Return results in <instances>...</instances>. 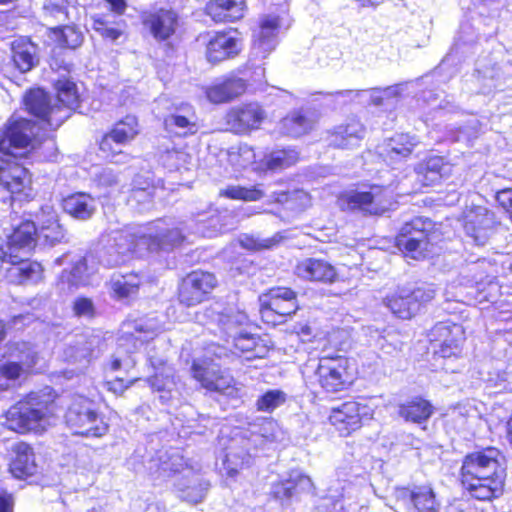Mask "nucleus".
Masks as SVG:
<instances>
[{
    "mask_svg": "<svg viewBox=\"0 0 512 512\" xmlns=\"http://www.w3.org/2000/svg\"><path fill=\"white\" fill-rule=\"evenodd\" d=\"M236 214L228 209L219 210L212 204L191 213L187 222L176 223L158 219L140 226H127L108 236L100 253V263L108 268L125 263L130 256H143L146 252L172 251L180 247L189 234L214 238L236 229Z\"/></svg>",
    "mask_w": 512,
    "mask_h": 512,
    "instance_id": "nucleus-1",
    "label": "nucleus"
},
{
    "mask_svg": "<svg viewBox=\"0 0 512 512\" xmlns=\"http://www.w3.org/2000/svg\"><path fill=\"white\" fill-rule=\"evenodd\" d=\"M504 455L495 447H486L468 453L462 460L461 483L474 499L491 501L504 491L506 468Z\"/></svg>",
    "mask_w": 512,
    "mask_h": 512,
    "instance_id": "nucleus-2",
    "label": "nucleus"
},
{
    "mask_svg": "<svg viewBox=\"0 0 512 512\" xmlns=\"http://www.w3.org/2000/svg\"><path fill=\"white\" fill-rule=\"evenodd\" d=\"M57 97L42 89L30 90L24 99L27 111L43 129L55 130L67 120L80 104L76 83L62 76L54 83Z\"/></svg>",
    "mask_w": 512,
    "mask_h": 512,
    "instance_id": "nucleus-3",
    "label": "nucleus"
},
{
    "mask_svg": "<svg viewBox=\"0 0 512 512\" xmlns=\"http://www.w3.org/2000/svg\"><path fill=\"white\" fill-rule=\"evenodd\" d=\"M159 475L173 478L178 497L186 502L197 504L203 501L210 484L199 473V469L189 466L177 450L165 452L158 457Z\"/></svg>",
    "mask_w": 512,
    "mask_h": 512,
    "instance_id": "nucleus-4",
    "label": "nucleus"
},
{
    "mask_svg": "<svg viewBox=\"0 0 512 512\" xmlns=\"http://www.w3.org/2000/svg\"><path fill=\"white\" fill-rule=\"evenodd\" d=\"M34 124L25 118L12 116L6 123L0 136V152L6 157H0V185L6 190L9 181L13 180L12 165L25 154L31 145L34 135Z\"/></svg>",
    "mask_w": 512,
    "mask_h": 512,
    "instance_id": "nucleus-5",
    "label": "nucleus"
},
{
    "mask_svg": "<svg viewBox=\"0 0 512 512\" xmlns=\"http://www.w3.org/2000/svg\"><path fill=\"white\" fill-rule=\"evenodd\" d=\"M67 425L74 434L86 437H102L108 432V424L97 411L96 404L89 397L73 396L65 415Z\"/></svg>",
    "mask_w": 512,
    "mask_h": 512,
    "instance_id": "nucleus-6",
    "label": "nucleus"
},
{
    "mask_svg": "<svg viewBox=\"0 0 512 512\" xmlns=\"http://www.w3.org/2000/svg\"><path fill=\"white\" fill-rule=\"evenodd\" d=\"M164 328L155 318H149L144 322L136 323L135 331L139 335H128L122 337L118 341V348L109 363V369L113 372L123 370L128 372L132 369L136 360L133 353L139 349L144 342L153 339Z\"/></svg>",
    "mask_w": 512,
    "mask_h": 512,
    "instance_id": "nucleus-7",
    "label": "nucleus"
},
{
    "mask_svg": "<svg viewBox=\"0 0 512 512\" xmlns=\"http://www.w3.org/2000/svg\"><path fill=\"white\" fill-rule=\"evenodd\" d=\"M349 361L342 356L321 357L305 364L303 373L313 372L319 385L326 392H339L352 382L348 372Z\"/></svg>",
    "mask_w": 512,
    "mask_h": 512,
    "instance_id": "nucleus-8",
    "label": "nucleus"
},
{
    "mask_svg": "<svg viewBox=\"0 0 512 512\" xmlns=\"http://www.w3.org/2000/svg\"><path fill=\"white\" fill-rule=\"evenodd\" d=\"M47 412V405L38 402L37 394L31 393L26 401L18 402L7 411L6 425L19 433L39 431L45 428Z\"/></svg>",
    "mask_w": 512,
    "mask_h": 512,
    "instance_id": "nucleus-9",
    "label": "nucleus"
},
{
    "mask_svg": "<svg viewBox=\"0 0 512 512\" xmlns=\"http://www.w3.org/2000/svg\"><path fill=\"white\" fill-rule=\"evenodd\" d=\"M259 313L263 322L281 324L298 310L296 293L287 287H274L258 298Z\"/></svg>",
    "mask_w": 512,
    "mask_h": 512,
    "instance_id": "nucleus-10",
    "label": "nucleus"
},
{
    "mask_svg": "<svg viewBox=\"0 0 512 512\" xmlns=\"http://www.w3.org/2000/svg\"><path fill=\"white\" fill-rule=\"evenodd\" d=\"M193 378L203 388L211 392H217L229 398L239 396L234 378L219 368V364L212 360H195L191 366Z\"/></svg>",
    "mask_w": 512,
    "mask_h": 512,
    "instance_id": "nucleus-11",
    "label": "nucleus"
},
{
    "mask_svg": "<svg viewBox=\"0 0 512 512\" xmlns=\"http://www.w3.org/2000/svg\"><path fill=\"white\" fill-rule=\"evenodd\" d=\"M431 229L430 219L416 217L401 227L396 237L397 246L413 259L423 258L430 251Z\"/></svg>",
    "mask_w": 512,
    "mask_h": 512,
    "instance_id": "nucleus-12",
    "label": "nucleus"
},
{
    "mask_svg": "<svg viewBox=\"0 0 512 512\" xmlns=\"http://www.w3.org/2000/svg\"><path fill=\"white\" fill-rule=\"evenodd\" d=\"M435 293L436 290L432 284L423 285L413 290L402 287L385 298V305L398 318L410 319L423 304L435 297Z\"/></svg>",
    "mask_w": 512,
    "mask_h": 512,
    "instance_id": "nucleus-13",
    "label": "nucleus"
},
{
    "mask_svg": "<svg viewBox=\"0 0 512 512\" xmlns=\"http://www.w3.org/2000/svg\"><path fill=\"white\" fill-rule=\"evenodd\" d=\"M373 415L374 409L366 402L347 401L331 409L329 422L341 436L347 437L360 429L365 421L372 419Z\"/></svg>",
    "mask_w": 512,
    "mask_h": 512,
    "instance_id": "nucleus-14",
    "label": "nucleus"
},
{
    "mask_svg": "<svg viewBox=\"0 0 512 512\" xmlns=\"http://www.w3.org/2000/svg\"><path fill=\"white\" fill-rule=\"evenodd\" d=\"M393 191L390 187L372 185L369 191H350L343 199L347 208L379 215L388 210L392 204Z\"/></svg>",
    "mask_w": 512,
    "mask_h": 512,
    "instance_id": "nucleus-15",
    "label": "nucleus"
},
{
    "mask_svg": "<svg viewBox=\"0 0 512 512\" xmlns=\"http://www.w3.org/2000/svg\"><path fill=\"white\" fill-rule=\"evenodd\" d=\"M434 354L442 358L457 357L462 350L464 330L460 324L439 322L428 334Z\"/></svg>",
    "mask_w": 512,
    "mask_h": 512,
    "instance_id": "nucleus-16",
    "label": "nucleus"
},
{
    "mask_svg": "<svg viewBox=\"0 0 512 512\" xmlns=\"http://www.w3.org/2000/svg\"><path fill=\"white\" fill-rule=\"evenodd\" d=\"M217 285L213 273L195 270L183 278L179 288V300L186 306H195L204 301Z\"/></svg>",
    "mask_w": 512,
    "mask_h": 512,
    "instance_id": "nucleus-17",
    "label": "nucleus"
},
{
    "mask_svg": "<svg viewBox=\"0 0 512 512\" xmlns=\"http://www.w3.org/2000/svg\"><path fill=\"white\" fill-rule=\"evenodd\" d=\"M283 26V18L266 14L260 17L259 26L253 31L252 54L257 58H266L278 44V33Z\"/></svg>",
    "mask_w": 512,
    "mask_h": 512,
    "instance_id": "nucleus-18",
    "label": "nucleus"
},
{
    "mask_svg": "<svg viewBox=\"0 0 512 512\" xmlns=\"http://www.w3.org/2000/svg\"><path fill=\"white\" fill-rule=\"evenodd\" d=\"M266 117L264 109L256 102L237 105L229 110L227 124L238 134H245L260 127Z\"/></svg>",
    "mask_w": 512,
    "mask_h": 512,
    "instance_id": "nucleus-19",
    "label": "nucleus"
},
{
    "mask_svg": "<svg viewBox=\"0 0 512 512\" xmlns=\"http://www.w3.org/2000/svg\"><path fill=\"white\" fill-rule=\"evenodd\" d=\"M149 361L155 369V374L148 378L147 382L153 391L160 393V402L167 405L179 395L174 368L163 360L154 359L152 356L149 357Z\"/></svg>",
    "mask_w": 512,
    "mask_h": 512,
    "instance_id": "nucleus-20",
    "label": "nucleus"
},
{
    "mask_svg": "<svg viewBox=\"0 0 512 512\" xmlns=\"http://www.w3.org/2000/svg\"><path fill=\"white\" fill-rule=\"evenodd\" d=\"M494 225V213L485 207H475L465 215V233L476 245L483 246L487 243L493 233Z\"/></svg>",
    "mask_w": 512,
    "mask_h": 512,
    "instance_id": "nucleus-21",
    "label": "nucleus"
},
{
    "mask_svg": "<svg viewBox=\"0 0 512 512\" xmlns=\"http://www.w3.org/2000/svg\"><path fill=\"white\" fill-rule=\"evenodd\" d=\"M37 238V226L33 220L21 221L13 228V232L8 235L7 257L11 261H16L18 253L28 255L35 246Z\"/></svg>",
    "mask_w": 512,
    "mask_h": 512,
    "instance_id": "nucleus-22",
    "label": "nucleus"
},
{
    "mask_svg": "<svg viewBox=\"0 0 512 512\" xmlns=\"http://www.w3.org/2000/svg\"><path fill=\"white\" fill-rule=\"evenodd\" d=\"M294 273L299 278L312 282L331 283L337 277L335 267L322 258L308 257L297 262Z\"/></svg>",
    "mask_w": 512,
    "mask_h": 512,
    "instance_id": "nucleus-23",
    "label": "nucleus"
},
{
    "mask_svg": "<svg viewBox=\"0 0 512 512\" xmlns=\"http://www.w3.org/2000/svg\"><path fill=\"white\" fill-rule=\"evenodd\" d=\"M142 21L156 40L163 41L175 33L178 26V15L170 9H159L155 12L145 13Z\"/></svg>",
    "mask_w": 512,
    "mask_h": 512,
    "instance_id": "nucleus-24",
    "label": "nucleus"
},
{
    "mask_svg": "<svg viewBox=\"0 0 512 512\" xmlns=\"http://www.w3.org/2000/svg\"><path fill=\"white\" fill-rule=\"evenodd\" d=\"M26 255H17L16 261L6 258L4 264H10L6 268L9 280L16 284H36L43 278L42 265L34 261H26Z\"/></svg>",
    "mask_w": 512,
    "mask_h": 512,
    "instance_id": "nucleus-25",
    "label": "nucleus"
},
{
    "mask_svg": "<svg viewBox=\"0 0 512 512\" xmlns=\"http://www.w3.org/2000/svg\"><path fill=\"white\" fill-rule=\"evenodd\" d=\"M402 92L401 85H393L381 88L363 89V90H342L336 92V96L343 98V102L357 101L360 104L381 105L385 99L394 98Z\"/></svg>",
    "mask_w": 512,
    "mask_h": 512,
    "instance_id": "nucleus-26",
    "label": "nucleus"
},
{
    "mask_svg": "<svg viewBox=\"0 0 512 512\" xmlns=\"http://www.w3.org/2000/svg\"><path fill=\"white\" fill-rule=\"evenodd\" d=\"M481 39V36L476 34L474 26L469 22H464L461 24L458 35L455 39V42L447 54V56L443 59L439 67L431 74L426 75L423 79L425 83L430 82L429 79H433L440 75V73L445 70L446 66L453 62L454 57L458 54H462L466 52V48L473 46Z\"/></svg>",
    "mask_w": 512,
    "mask_h": 512,
    "instance_id": "nucleus-27",
    "label": "nucleus"
},
{
    "mask_svg": "<svg viewBox=\"0 0 512 512\" xmlns=\"http://www.w3.org/2000/svg\"><path fill=\"white\" fill-rule=\"evenodd\" d=\"M240 50L238 38L230 32H220L210 38L207 44L206 57L209 62L218 63L237 55Z\"/></svg>",
    "mask_w": 512,
    "mask_h": 512,
    "instance_id": "nucleus-28",
    "label": "nucleus"
},
{
    "mask_svg": "<svg viewBox=\"0 0 512 512\" xmlns=\"http://www.w3.org/2000/svg\"><path fill=\"white\" fill-rule=\"evenodd\" d=\"M102 345L103 343L99 336L81 335L75 341V344L69 345L65 349L64 355L68 361L87 364L92 359L99 357L102 352Z\"/></svg>",
    "mask_w": 512,
    "mask_h": 512,
    "instance_id": "nucleus-29",
    "label": "nucleus"
},
{
    "mask_svg": "<svg viewBox=\"0 0 512 512\" xmlns=\"http://www.w3.org/2000/svg\"><path fill=\"white\" fill-rule=\"evenodd\" d=\"M245 0H210L205 7L206 14L216 23L235 22L243 18Z\"/></svg>",
    "mask_w": 512,
    "mask_h": 512,
    "instance_id": "nucleus-30",
    "label": "nucleus"
},
{
    "mask_svg": "<svg viewBox=\"0 0 512 512\" xmlns=\"http://www.w3.org/2000/svg\"><path fill=\"white\" fill-rule=\"evenodd\" d=\"M12 452L14 456L9 464V470L15 478L23 479L37 473L38 466L33 448L30 445L24 442L16 443Z\"/></svg>",
    "mask_w": 512,
    "mask_h": 512,
    "instance_id": "nucleus-31",
    "label": "nucleus"
},
{
    "mask_svg": "<svg viewBox=\"0 0 512 512\" xmlns=\"http://www.w3.org/2000/svg\"><path fill=\"white\" fill-rule=\"evenodd\" d=\"M365 135V128L357 119H350L346 124L338 125L329 135L330 145L348 149L359 145Z\"/></svg>",
    "mask_w": 512,
    "mask_h": 512,
    "instance_id": "nucleus-32",
    "label": "nucleus"
},
{
    "mask_svg": "<svg viewBox=\"0 0 512 512\" xmlns=\"http://www.w3.org/2000/svg\"><path fill=\"white\" fill-rule=\"evenodd\" d=\"M62 208L72 218L86 221L95 214L97 201L88 193L76 192L63 198Z\"/></svg>",
    "mask_w": 512,
    "mask_h": 512,
    "instance_id": "nucleus-33",
    "label": "nucleus"
},
{
    "mask_svg": "<svg viewBox=\"0 0 512 512\" xmlns=\"http://www.w3.org/2000/svg\"><path fill=\"white\" fill-rule=\"evenodd\" d=\"M232 339L233 347L246 360L264 358L268 355V341L251 333L240 331Z\"/></svg>",
    "mask_w": 512,
    "mask_h": 512,
    "instance_id": "nucleus-34",
    "label": "nucleus"
},
{
    "mask_svg": "<svg viewBox=\"0 0 512 512\" xmlns=\"http://www.w3.org/2000/svg\"><path fill=\"white\" fill-rule=\"evenodd\" d=\"M312 487L311 479L300 473L292 471L288 479L274 483L271 488V494L274 498L284 502L289 501L300 492L308 491Z\"/></svg>",
    "mask_w": 512,
    "mask_h": 512,
    "instance_id": "nucleus-35",
    "label": "nucleus"
},
{
    "mask_svg": "<svg viewBox=\"0 0 512 512\" xmlns=\"http://www.w3.org/2000/svg\"><path fill=\"white\" fill-rule=\"evenodd\" d=\"M253 442L261 448L281 443L285 440V432L272 418L260 419L250 426Z\"/></svg>",
    "mask_w": 512,
    "mask_h": 512,
    "instance_id": "nucleus-36",
    "label": "nucleus"
},
{
    "mask_svg": "<svg viewBox=\"0 0 512 512\" xmlns=\"http://www.w3.org/2000/svg\"><path fill=\"white\" fill-rule=\"evenodd\" d=\"M341 486L340 481L329 489L328 495L323 498L322 503L317 507L318 512H340L345 509V502L352 499L357 488L351 481L344 480Z\"/></svg>",
    "mask_w": 512,
    "mask_h": 512,
    "instance_id": "nucleus-37",
    "label": "nucleus"
},
{
    "mask_svg": "<svg viewBox=\"0 0 512 512\" xmlns=\"http://www.w3.org/2000/svg\"><path fill=\"white\" fill-rule=\"evenodd\" d=\"M417 178L424 185L430 186L451 173V165L441 156H431L416 167Z\"/></svg>",
    "mask_w": 512,
    "mask_h": 512,
    "instance_id": "nucleus-38",
    "label": "nucleus"
},
{
    "mask_svg": "<svg viewBox=\"0 0 512 512\" xmlns=\"http://www.w3.org/2000/svg\"><path fill=\"white\" fill-rule=\"evenodd\" d=\"M247 88L246 82L238 77H228L206 90V96L213 103H224L242 95Z\"/></svg>",
    "mask_w": 512,
    "mask_h": 512,
    "instance_id": "nucleus-39",
    "label": "nucleus"
},
{
    "mask_svg": "<svg viewBox=\"0 0 512 512\" xmlns=\"http://www.w3.org/2000/svg\"><path fill=\"white\" fill-rule=\"evenodd\" d=\"M138 134V121L133 115H127L115 124L114 128L106 134L99 145L100 150H108L109 142L115 141L117 146H122L131 141Z\"/></svg>",
    "mask_w": 512,
    "mask_h": 512,
    "instance_id": "nucleus-40",
    "label": "nucleus"
},
{
    "mask_svg": "<svg viewBox=\"0 0 512 512\" xmlns=\"http://www.w3.org/2000/svg\"><path fill=\"white\" fill-rule=\"evenodd\" d=\"M419 141L415 136L409 134H396L389 139L385 148V161L389 165H394L407 159Z\"/></svg>",
    "mask_w": 512,
    "mask_h": 512,
    "instance_id": "nucleus-41",
    "label": "nucleus"
},
{
    "mask_svg": "<svg viewBox=\"0 0 512 512\" xmlns=\"http://www.w3.org/2000/svg\"><path fill=\"white\" fill-rule=\"evenodd\" d=\"M402 493L410 503L406 512H439L440 503L430 486H417L412 491L404 490Z\"/></svg>",
    "mask_w": 512,
    "mask_h": 512,
    "instance_id": "nucleus-42",
    "label": "nucleus"
},
{
    "mask_svg": "<svg viewBox=\"0 0 512 512\" xmlns=\"http://www.w3.org/2000/svg\"><path fill=\"white\" fill-rule=\"evenodd\" d=\"M250 454L245 448L238 446L236 439H231L222 458L221 471L230 478H234L240 469L250 462Z\"/></svg>",
    "mask_w": 512,
    "mask_h": 512,
    "instance_id": "nucleus-43",
    "label": "nucleus"
},
{
    "mask_svg": "<svg viewBox=\"0 0 512 512\" xmlns=\"http://www.w3.org/2000/svg\"><path fill=\"white\" fill-rule=\"evenodd\" d=\"M142 283V277L137 273L115 272L110 279V289L116 299L134 296Z\"/></svg>",
    "mask_w": 512,
    "mask_h": 512,
    "instance_id": "nucleus-44",
    "label": "nucleus"
},
{
    "mask_svg": "<svg viewBox=\"0 0 512 512\" xmlns=\"http://www.w3.org/2000/svg\"><path fill=\"white\" fill-rule=\"evenodd\" d=\"M184 114L178 112L170 114L164 120V126L167 132L176 136L185 137L197 132L195 115L190 107L183 108Z\"/></svg>",
    "mask_w": 512,
    "mask_h": 512,
    "instance_id": "nucleus-45",
    "label": "nucleus"
},
{
    "mask_svg": "<svg viewBox=\"0 0 512 512\" xmlns=\"http://www.w3.org/2000/svg\"><path fill=\"white\" fill-rule=\"evenodd\" d=\"M315 122L316 119L313 113L296 110L283 118L281 126L286 134L292 137H299L308 133L313 128Z\"/></svg>",
    "mask_w": 512,
    "mask_h": 512,
    "instance_id": "nucleus-46",
    "label": "nucleus"
},
{
    "mask_svg": "<svg viewBox=\"0 0 512 512\" xmlns=\"http://www.w3.org/2000/svg\"><path fill=\"white\" fill-rule=\"evenodd\" d=\"M433 407L429 401L415 397L399 406V415L406 421L422 423L432 415Z\"/></svg>",
    "mask_w": 512,
    "mask_h": 512,
    "instance_id": "nucleus-47",
    "label": "nucleus"
},
{
    "mask_svg": "<svg viewBox=\"0 0 512 512\" xmlns=\"http://www.w3.org/2000/svg\"><path fill=\"white\" fill-rule=\"evenodd\" d=\"M13 61L20 72L30 71L36 64V46L24 39L12 43Z\"/></svg>",
    "mask_w": 512,
    "mask_h": 512,
    "instance_id": "nucleus-48",
    "label": "nucleus"
},
{
    "mask_svg": "<svg viewBox=\"0 0 512 512\" xmlns=\"http://www.w3.org/2000/svg\"><path fill=\"white\" fill-rule=\"evenodd\" d=\"M91 256L80 258L72 267L70 271L64 270L60 276L61 282H67L71 287L79 285H87L89 278L96 272L94 266H89Z\"/></svg>",
    "mask_w": 512,
    "mask_h": 512,
    "instance_id": "nucleus-49",
    "label": "nucleus"
},
{
    "mask_svg": "<svg viewBox=\"0 0 512 512\" xmlns=\"http://www.w3.org/2000/svg\"><path fill=\"white\" fill-rule=\"evenodd\" d=\"M35 364L34 356L27 355L25 360L21 363L6 361L0 363V390H7L14 386L16 381L23 373V365L28 367Z\"/></svg>",
    "mask_w": 512,
    "mask_h": 512,
    "instance_id": "nucleus-50",
    "label": "nucleus"
},
{
    "mask_svg": "<svg viewBox=\"0 0 512 512\" xmlns=\"http://www.w3.org/2000/svg\"><path fill=\"white\" fill-rule=\"evenodd\" d=\"M51 36L59 46L70 49L79 47L83 41L81 31L70 25L51 28Z\"/></svg>",
    "mask_w": 512,
    "mask_h": 512,
    "instance_id": "nucleus-51",
    "label": "nucleus"
},
{
    "mask_svg": "<svg viewBox=\"0 0 512 512\" xmlns=\"http://www.w3.org/2000/svg\"><path fill=\"white\" fill-rule=\"evenodd\" d=\"M262 185L253 187H242L239 185H229L219 191V196L234 200L257 201L264 196Z\"/></svg>",
    "mask_w": 512,
    "mask_h": 512,
    "instance_id": "nucleus-52",
    "label": "nucleus"
},
{
    "mask_svg": "<svg viewBox=\"0 0 512 512\" xmlns=\"http://www.w3.org/2000/svg\"><path fill=\"white\" fill-rule=\"evenodd\" d=\"M249 318L247 314L240 310L229 309L225 313H221L218 317L219 326L227 334L229 338H233L239 332L236 328L247 324Z\"/></svg>",
    "mask_w": 512,
    "mask_h": 512,
    "instance_id": "nucleus-53",
    "label": "nucleus"
},
{
    "mask_svg": "<svg viewBox=\"0 0 512 512\" xmlns=\"http://www.w3.org/2000/svg\"><path fill=\"white\" fill-rule=\"evenodd\" d=\"M284 239L283 235L278 232L272 237L260 238L259 236L244 234L239 238L241 247L250 251H261L272 249Z\"/></svg>",
    "mask_w": 512,
    "mask_h": 512,
    "instance_id": "nucleus-54",
    "label": "nucleus"
},
{
    "mask_svg": "<svg viewBox=\"0 0 512 512\" xmlns=\"http://www.w3.org/2000/svg\"><path fill=\"white\" fill-rule=\"evenodd\" d=\"M298 159V152L294 149L276 150L267 156L266 165L270 170L285 169L295 164Z\"/></svg>",
    "mask_w": 512,
    "mask_h": 512,
    "instance_id": "nucleus-55",
    "label": "nucleus"
},
{
    "mask_svg": "<svg viewBox=\"0 0 512 512\" xmlns=\"http://www.w3.org/2000/svg\"><path fill=\"white\" fill-rule=\"evenodd\" d=\"M228 161L236 169H244L254 163V150L247 144L231 147L228 151Z\"/></svg>",
    "mask_w": 512,
    "mask_h": 512,
    "instance_id": "nucleus-56",
    "label": "nucleus"
},
{
    "mask_svg": "<svg viewBox=\"0 0 512 512\" xmlns=\"http://www.w3.org/2000/svg\"><path fill=\"white\" fill-rule=\"evenodd\" d=\"M287 395L279 389H272L266 391L256 400V408L258 411L271 413L276 408L280 407L286 402Z\"/></svg>",
    "mask_w": 512,
    "mask_h": 512,
    "instance_id": "nucleus-57",
    "label": "nucleus"
},
{
    "mask_svg": "<svg viewBox=\"0 0 512 512\" xmlns=\"http://www.w3.org/2000/svg\"><path fill=\"white\" fill-rule=\"evenodd\" d=\"M68 0H46L43 6L45 19L65 22L69 19Z\"/></svg>",
    "mask_w": 512,
    "mask_h": 512,
    "instance_id": "nucleus-58",
    "label": "nucleus"
},
{
    "mask_svg": "<svg viewBox=\"0 0 512 512\" xmlns=\"http://www.w3.org/2000/svg\"><path fill=\"white\" fill-rule=\"evenodd\" d=\"M65 238V230L60 223L47 224L37 227V239L48 245H55Z\"/></svg>",
    "mask_w": 512,
    "mask_h": 512,
    "instance_id": "nucleus-59",
    "label": "nucleus"
},
{
    "mask_svg": "<svg viewBox=\"0 0 512 512\" xmlns=\"http://www.w3.org/2000/svg\"><path fill=\"white\" fill-rule=\"evenodd\" d=\"M92 181L98 188H109L118 183V175L110 167H98L92 173Z\"/></svg>",
    "mask_w": 512,
    "mask_h": 512,
    "instance_id": "nucleus-60",
    "label": "nucleus"
},
{
    "mask_svg": "<svg viewBox=\"0 0 512 512\" xmlns=\"http://www.w3.org/2000/svg\"><path fill=\"white\" fill-rule=\"evenodd\" d=\"M34 156L43 161L57 160V147L54 139L46 138L38 146L31 147Z\"/></svg>",
    "mask_w": 512,
    "mask_h": 512,
    "instance_id": "nucleus-61",
    "label": "nucleus"
},
{
    "mask_svg": "<svg viewBox=\"0 0 512 512\" xmlns=\"http://www.w3.org/2000/svg\"><path fill=\"white\" fill-rule=\"evenodd\" d=\"M13 180L9 181L7 191L11 193L21 192L28 180V170L19 163L12 165Z\"/></svg>",
    "mask_w": 512,
    "mask_h": 512,
    "instance_id": "nucleus-62",
    "label": "nucleus"
},
{
    "mask_svg": "<svg viewBox=\"0 0 512 512\" xmlns=\"http://www.w3.org/2000/svg\"><path fill=\"white\" fill-rule=\"evenodd\" d=\"M376 347H378L384 354L392 355L401 349L402 343L397 340L395 334L388 333L381 335L377 331Z\"/></svg>",
    "mask_w": 512,
    "mask_h": 512,
    "instance_id": "nucleus-63",
    "label": "nucleus"
},
{
    "mask_svg": "<svg viewBox=\"0 0 512 512\" xmlns=\"http://www.w3.org/2000/svg\"><path fill=\"white\" fill-rule=\"evenodd\" d=\"M36 226L59 223L58 214L54 207L48 203L41 206L40 210L35 214Z\"/></svg>",
    "mask_w": 512,
    "mask_h": 512,
    "instance_id": "nucleus-64",
    "label": "nucleus"
}]
</instances>
